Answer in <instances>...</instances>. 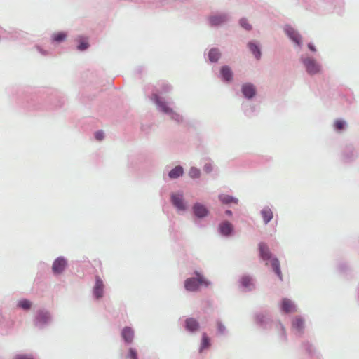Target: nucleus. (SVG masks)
<instances>
[{"label": "nucleus", "instance_id": "obj_39", "mask_svg": "<svg viewBox=\"0 0 359 359\" xmlns=\"http://www.w3.org/2000/svg\"><path fill=\"white\" fill-rule=\"evenodd\" d=\"M226 214L228 215H231V210H226Z\"/></svg>", "mask_w": 359, "mask_h": 359}, {"label": "nucleus", "instance_id": "obj_23", "mask_svg": "<svg viewBox=\"0 0 359 359\" xmlns=\"http://www.w3.org/2000/svg\"><path fill=\"white\" fill-rule=\"evenodd\" d=\"M248 47L250 51L255 55L257 59H259L261 56V52L258 48V46L252 43H248Z\"/></svg>", "mask_w": 359, "mask_h": 359}, {"label": "nucleus", "instance_id": "obj_12", "mask_svg": "<svg viewBox=\"0 0 359 359\" xmlns=\"http://www.w3.org/2000/svg\"><path fill=\"white\" fill-rule=\"evenodd\" d=\"M194 214L196 215V216H197L198 217H205L208 213V210L205 208V207L199 203L194 205Z\"/></svg>", "mask_w": 359, "mask_h": 359}, {"label": "nucleus", "instance_id": "obj_17", "mask_svg": "<svg viewBox=\"0 0 359 359\" xmlns=\"http://www.w3.org/2000/svg\"><path fill=\"white\" fill-rule=\"evenodd\" d=\"M271 264L275 273L277 274L279 278L282 280V273L278 259L277 258H273L271 260Z\"/></svg>", "mask_w": 359, "mask_h": 359}, {"label": "nucleus", "instance_id": "obj_38", "mask_svg": "<svg viewBox=\"0 0 359 359\" xmlns=\"http://www.w3.org/2000/svg\"><path fill=\"white\" fill-rule=\"evenodd\" d=\"M308 47H309V48L311 50H312V51H313V52H315V51L316 50V48H315V47H314V46H313V44H311V43H309V44H308Z\"/></svg>", "mask_w": 359, "mask_h": 359}, {"label": "nucleus", "instance_id": "obj_3", "mask_svg": "<svg viewBox=\"0 0 359 359\" xmlns=\"http://www.w3.org/2000/svg\"><path fill=\"white\" fill-rule=\"evenodd\" d=\"M304 64L309 74H314L320 71V66L313 59L307 58L304 60Z\"/></svg>", "mask_w": 359, "mask_h": 359}, {"label": "nucleus", "instance_id": "obj_25", "mask_svg": "<svg viewBox=\"0 0 359 359\" xmlns=\"http://www.w3.org/2000/svg\"><path fill=\"white\" fill-rule=\"evenodd\" d=\"M241 283L242 285L249 290L251 289V285H252V279L248 276H243L241 279Z\"/></svg>", "mask_w": 359, "mask_h": 359}, {"label": "nucleus", "instance_id": "obj_1", "mask_svg": "<svg viewBox=\"0 0 359 359\" xmlns=\"http://www.w3.org/2000/svg\"><path fill=\"white\" fill-rule=\"evenodd\" d=\"M196 275L197 278H189L185 280L184 287L187 290L194 292L198 289L199 285H209V282L203 276L197 272Z\"/></svg>", "mask_w": 359, "mask_h": 359}, {"label": "nucleus", "instance_id": "obj_31", "mask_svg": "<svg viewBox=\"0 0 359 359\" xmlns=\"http://www.w3.org/2000/svg\"><path fill=\"white\" fill-rule=\"evenodd\" d=\"M344 126H345V122L342 120H337L334 122V127L338 130L344 129Z\"/></svg>", "mask_w": 359, "mask_h": 359}, {"label": "nucleus", "instance_id": "obj_10", "mask_svg": "<svg viewBox=\"0 0 359 359\" xmlns=\"http://www.w3.org/2000/svg\"><path fill=\"white\" fill-rule=\"evenodd\" d=\"M172 202L173 205L179 210H184L185 206L184 205L182 196L180 194H172L171 196Z\"/></svg>", "mask_w": 359, "mask_h": 359}, {"label": "nucleus", "instance_id": "obj_29", "mask_svg": "<svg viewBox=\"0 0 359 359\" xmlns=\"http://www.w3.org/2000/svg\"><path fill=\"white\" fill-rule=\"evenodd\" d=\"M48 318V313L46 312H39L37 316V319L41 322H46Z\"/></svg>", "mask_w": 359, "mask_h": 359}, {"label": "nucleus", "instance_id": "obj_19", "mask_svg": "<svg viewBox=\"0 0 359 359\" xmlns=\"http://www.w3.org/2000/svg\"><path fill=\"white\" fill-rule=\"evenodd\" d=\"M292 327L299 332H301L304 328V320L300 317H296L292 321Z\"/></svg>", "mask_w": 359, "mask_h": 359}, {"label": "nucleus", "instance_id": "obj_9", "mask_svg": "<svg viewBox=\"0 0 359 359\" xmlns=\"http://www.w3.org/2000/svg\"><path fill=\"white\" fill-rule=\"evenodd\" d=\"M233 231L232 224L227 221L223 222L219 225V231L224 236H229Z\"/></svg>", "mask_w": 359, "mask_h": 359}, {"label": "nucleus", "instance_id": "obj_8", "mask_svg": "<svg viewBox=\"0 0 359 359\" xmlns=\"http://www.w3.org/2000/svg\"><path fill=\"white\" fill-rule=\"evenodd\" d=\"M259 254L262 259L264 261H268L271 259V255L267 245L263 243L259 245Z\"/></svg>", "mask_w": 359, "mask_h": 359}, {"label": "nucleus", "instance_id": "obj_36", "mask_svg": "<svg viewBox=\"0 0 359 359\" xmlns=\"http://www.w3.org/2000/svg\"><path fill=\"white\" fill-rule=\"evenodd\" d=\"M95 136L97 140H102L104 138V133L101 130L97 131Z\"/></svg>", "mask_w": 359, "mask_h": 359}, {"label": "nucleus", "instance_id": "obj_14", "mask_svg": "<svg viewBox=\"0 0 359 359\" xmlns=\"http://www.w3.org/2000/svg\"><path fill=\"white\" fill-rule=\"evenodd\" d=\"M226 16L224 15H214L210 17V22L212 25H219L226 21Z\"/></svg>", "mask_w": 359, "mask_h": 359}, {"label": "nucleus", "instance_id": "obj_18", "mask_svg": "<svg viewBox=\"0 0 359 359\" xmlns=\"http://www.w3.org/2000/svg\"><path fill=\"white\" fill-rule=\"evenodd\" d=\"M221 74L225 81H229L232 79L233 74L230 68L228 67L225 66L221 69Z\"/></svg>", "mask_w": 359, "mask_h": 359}, {"label": "nucleus", "instance_id": "obj_28", "mask_svg": "<svg viewBox=\"0 0 359 359\" xmlns=\"http://www.w3.org/2000/svg\"><path fill=\"white\" fill-rule=\"evenodd\" d=\"M18 305L22 309L27 310L31 308L32 302L27 299H22L18 302Z\"/></svg>", "mask_w": 359, "mask_h": 359}, {"label": "nucleus", "instance_id": "obj_11", "mask_svg": "<svg viewBox=\"0 0 359 359\" xmlns=\"http://www.w3.org/2000/svg\"><path fill=\"white\" fill-rule=\"evenodd\" d=\"M121 335L126 342L130 343L133 339L134 332L130 327H126L123 329Z\"/></svg>", "mask_w": 359, "mask_h": 359}, {"label": "nucleus", "instance_id": "obj_32", "mask_svg": "<svg viewBox=\"0 0 359 359\" xmlns=\"http://www.w3.org/2000/svg\"><path fill=\"white\" fill-rule=\"evenodd\" d=\"M128 357L129 359H137L136 351L133 348H130Z\"/></svg>", "mask_w": 359, "mask_h": 359}, {"label": "nucleus", "instance_id": "obj_6", "mask_svg": "<svg viewBox=\"0 0 359 359\" xmlns=\"http://www.w3.org/2000/svg\"><path fill=\"white\" fill-rule=\"evenodd\" d=\"M104 284L100 277H96V283L94 287V294L99 299L102 297L104 292Z\"/></svg>", "mask_w": 359, "mask_h": 359}, {"label": "nucleus", "instance_id": "obj_15", "mask_svg": "<svg viewBox=\"0 0 359 359\" xmlns=\"http://www.w3.org/2000/svg\"><path fill=\"white\" fill-rule=\"evenodd\" d=\"M154 100L161 110L165 113L170 114L172 112V109L167 106V104L161 102L157 95H154Z\"/></svg>", "mask_w": 359, "mask_h": 359}, {"label": "nucleus", "instance_id": "obj_2", "mask_svg": "<svg viewBox=\"0 0 359 359\" xmlns=\"http://www.w3.org/2000/svg\"><path fill=\"white\" fill-rule=\"evenodd\" d=\"M287 35L297 45H301L302 37L292 27L286 25L284 28Z\"/></svg>", "mask_w": 359, "mask_h": 359}, {"label": "nucleus", "instance_id": "obj_4", "mask_svg": "<svg viewBox=\"0 0 359 359\" xmlns=\"http://www.w3.org/2000/svg\"><path fill=\"white\" fill-rule=\"evenodd\" d=\"M67 266V262L63 258H57L53 264V271L55 274H59L63 271Z\"/></svg>", "mask_w": 359, "mask_h": 359}, {"label": "nucleus", "instance_id": "obj_27", "mask_svg": "<svg viewBox=\"0 0 359 359\" xmlns=\"http://www.w3.org/2000/svg\"><path fill=\"white\" fill-rule=\"evenodd\" d=\"M67 37V35L64 32H57L53 35L52 39L54 41L61 42L64 41Z\"/></svg>", "mask_w": 359, "mask_h": 359}, {"label": "nucleus", "instance_id": "obj_37", "mask_svg": "<svg viewBox=\"0 0 359 359\" xmlns=\"http://www.w3.org/2000/svg\"><path fill=\"white\" fill-rule=\"evenodd\" d=\"M217 329L219 332L222 334L225 330L224 326L221 323H217Z\"/></svg>", "mask_w": 359, "mask_h": 359}, {"label": "nucleus", "instance_id": "obj_13", "mask_svg": "<svg viewBox=\"0 0 359 359\" xmlns=\"http://www.w3.org/2000/svg\"><path fill=\"white\" fill-rule=\"evenodd\" d=\"M186 328L191 332L196 331L199 328V324L194 318H189L186 320Z\"/></svg>", "mask_w": 359, "mask_h": 359}, {"label": "nucleus", "instance_id": "obj_20", "mask_svg": "<svg viewBox=\"0 0 359 359\" xmlns=\"http://www.w3.org/2000/svg\"><path fill=\"white\" fill-rule=\"evenodd\" d=\"M183 168L181 166H176L168 174L170 178L175 179L183 174Z\"/></svg>", "mask_w": 359, "mask_h": 359}, {"label": "nucleus", "instance_id": "obj_34", "mask_svg": "<svg viewBox=\"0 0 359 359\" xmlns=\"http://www.w3.org/2000/svg\"><path fill=\"white\" fill-rule=\"evenodd\" d=\"M212 169L213 166L211 163H206L203 168L204 171L207 173H210V172H212Z\"/></svg>", "mask_w": 359, "mask_h": 359}, {"label": "nucleus", "instance_id": "obj_16", "mask_svg": "<svg viewBox=\"0 0 359 359\" xmlns=\"http://www.w3.org/2000/svg\"><path fill=\"white\" fill-rule=\"evenodd\" d=\"M261 215L265 224L269 222L272 219L273 216V212L269 208H264L261 212Z\"/></svg>", "mask_w": 359, "mask_h": 359}, {"label": "nucleus", "instance_id": "obj_22", "mask_svg": "<svg viewBox=\"0 0 359 359\" xmlns=\"http://www.w3.org/2000/svg\"><path fill=\"white\" fill-rule=\"evenodd\" d=\"M220 57V53L218 49L212 48L209 52V59L211 62H217Z\"/></svg>", "mask_w": 359, "mask_h": 359}, {"label": "nucleus", "instance_id": "obj_7", "mask_svg": "<svg viewBox=\"0 0 359 359\" xmlns=\"http://www.w3.org/2000/svg\"><path fill=\"white\" fill-rule=\"evenodd\" d=\"M281 309L285 313H292L295 311V306L291 300L285 298L281 302Z\"/></svg>", "mask_w": 359, "mask_h": 359}, {"label": "nucleus", "instance_id": "obj_35", "mask_svg": "<svg viewBox=\"0 0 359 359\" xmlns=\"http://www.w3.org/2000/svg\"><path fill=\"white\" fill-rule=\"evenodd\" d=\"M13 359H34L30 355H17Z\"/></svg>", "mask_w": 359, "mask_h": 359}, {"label": "nucleus", "instance_id": "obj_26", "mask_svg": "<svg viewBox=\"0 0 359 359\" xmlns=\"http://www.w3.org/2000/svg\"><path fill=\"white\" fill-rule=\"evenodd\" d=\"M189 175L193 179L199 178L201 176V170L195 167H191L189 171Z\"/></svg>", "mask_w": 359, "mask_h": 359}, {"label": "nucleus", "instance_id": "obj_24", "mask_svg": "<svg viewBox=\"0 0 359 359\" xmlns=\"http://www.w3.org/2000/svg\"><path fill=\"white\" fill-rule=\"evenodd\" d=\"M210 346V338L205 333L203 334L202 336V341L201 346V351L205 348H208Z\"/></svg>", "mask_w": 359, "mask_h": 359}, {"label": "nucleus", "instance_id": "obj_21", "mask_svg": "<svg viewBox=\"0 0 359 359\" xmlns=\"http://www.w3.org/2000/svg\"><path fill=\"white\" fill-rule=\"evenodd\" d=\"M219 200L224 204H229L231 203H237L238 202V200L236 198L229 195H220Z\"/></svg>", "mask_w": 359, "mask_h": 359}, {"label": "nucleus", "instance_id": "obj_30", "mask_svg": "<svg viewBox=\"0 0 359 359\" xmlns=\"http://www.w3.org/2000/svg\"><path fill=\"white\" fill-rule=\"evenodd\" d=\"M240 25L246 30H250L252 29V26L248 22L246 19H241L240 20Z\"/></svg>", "mask_w": 359, "mask_h": 359}, {"label": "nucleus", "instance_id": "obj_33", "mask_svg": "<svg viewBox=\"0 0 359 359\" xmlns=\"http://www.w3.org/2000/svg\"><path fill=\"white\" fill-rule=\"evenodd\" d=\"M88 47V43L86 41H81L78 46V49L80 50H84Z\"/></svg>", "mask_w": 359, "mask_h": 359}, {"label": "nucleus", "instance_id": "obj_5", "mask_svg": "<svg viewBox=\"0 0 359 359\" xmlns=\"http://www.w3.org/2000/svg\"><path fill=\"white\" fill-rule=\"evenodd\" d=\"M242 93L246 98H252L256 93L255 86L251 83H245L242 86Z\"/></svg>", "mask_w": 359, "mask_h": 359}]
</instances>
